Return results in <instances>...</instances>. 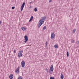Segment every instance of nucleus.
I'll return each mask as SVG.
<instances>
[{
    "instance_id": "f257e3e1",
    "label": "nucleus",
    "mask_w": 79,
    "mask_h": 79,
    "mask_svg": "<svg viewBox=\"0 0 79 79\" xmlns=\"http://www.w3.org/2000/svg\"><path fill=\"white\" fill-rule=\"evenodd\" d=\"M46 19V17L44 16V17H43L41 19H40L39 21L40 23L38 25V28H40L42 24L44 23V21H43L44 20H45Z\"/></svg>"
},
{
    "instance_id": "f03ea898",
    "label": "nucleus",
    "mask_w": 79,
    "mask_h": 79,
    "mask_svg": "<svg viewBox=\"0 0 79 79\" xmlns=\"http://www.w3.org/2000/svg\"><path fill=\"white\" fill-rule=\"evenodd\" d=\"M24 42L25 43H26L27 42V41L28 40V37H27V36L25 35L24 36Z\"/></svg>"
},
{
    "instance_id": "7ed1b4c3",
    "label": "nucleus",
    "mask_w": 79,
    "mask_h": 79,
    "mask_svg": "<svg viewBox=\"0 0 79 79\" xmlns=\"http://www.w3.org/2000/svg\"><path fill=\"white\" fill-rule=\"evenodd\" d=\"M24 5H25V2H23L21 6V11H23V8H24Z\"/></svg>"
},
{
    "instance_id": "20e7f679",
    "label": "nucleus",
    "mask_w": 79,
    "mask_h": 79,
    "mask_svg": "<svg viewBox=\"0 0 79 79\" xmlns=\"http://www.w3.org/2000/svg\"><path fill=\"white\" fill-rule=\"evenodd\" d=\"M22 66V68H24L25 66V62L24 61H22L21 62Z\"/></svg>"
},
{
    "instance_id": "39448f33",
    "label": "nucleus",
    "mask_w": 79,
    "mask_h": 79,
    "mask_svg": "<svg viewBox=\"0 0 79 79\" xmlns=\"http://www.w3.org/2000/svg\"><path fill=\"white\" fill-rule=\"evenodd\" d=\"M49 70L51 71H53V65H51V66Z\"/></svg>"
},
{
    "instance_id": "423d86ee",
    "label": "nucleus",
    "mask_w": 79,
    "mask_h": 79,
    "mask_svg": "<svg viewBox=\"0 0 79 79\" xmlns=\"http://www.w3.org/2000/svg\"><path fill=\"white\" fill-rule=\"evenodd\" d=\"M54 37H55V33H51V39H52H52H53Z\"/></svg>"
},
{
    "instance_id": "0eeeda50",
    "label": "nucleus",
    "mask_w": 79,
    "mask_h": 79,
    "mask_svg": "<svg viewBox=\"0 0 79 79\" xmlns=\"http://www.w3.org/2000/svg\"><path fill=\"white\" fill-rule=\"evenodd\" d=\"M23 56V54L21 52H19L18 53V56L20 58Z\"/></svg>"
},
{
    "instance_id": "6e6552de",
    "label": "nucleus",
    "mask_w": 79,
    "mask_h": 79,
    "mask_svg": "<svg viewBox=\"0 0 79 79\" xmlns=\"http://www.w3.org/2000/svg\"><path fill=\"white\" fill-rule=\"evenodd\" d=\"M19 68L18 67L15 71V73H19Z\"/></svg>"
},
{
    "instance_id": "1a4fd4ad",
    "label": "nucleus",
    "mask_w": 79,
    "mask_h": 79,
    "mask_svg": "<svg viewBox=\"0 0 79 79\" xmlns=\"http://www.w3.org/2000/svg\"><path fill=\"white\" fill-rule=\"evenodd\" d=\"M60 77L61 79H63L64 78V75L62 73L61 74Z\"/></svg>"
},
{
    "instance_id": "9d476101",
    "label": "nucleus",
    "mask_w": 79,
    "mask_h": 79,
    "mask_svg": "<svg viewBox=\"0 0 79 79\" xmlns=\"http://www.w3.org/2000/svg\"><path fill=\"white\" fill-rule=\"evenodd\" d=\"M9 77L10 79H13V74H11L9 76Z\"/></svg>"
},
{
    "instance_id": "9b49d317",
    "label": "nucleus",
    "mask_w": 79,
    "mask_h": 79,
    "mask_svg": "<svg viewBox=\"0 0 79 79\" xmlns=\"http://www.w3.org/2000/svg\"><path fill=\"white\" fill-rule=\"evenodd\" d=\"M22 29L23 31H25L26 30V28L24 27H22Z\"/></svg>"
},
{
    "instance_id": "f8f14e48",
    "label": "nucleus",
    "mask_w": 79,
    "mask_h": 79,
    "mask_svg": "<svg viewBox=\"0 0 79 79\" xmlns=\"http://www.w3.org/2000/svg\"><path fill=\"white\" fill-rule=\"evenodd\" d=\"M53 73V71H51V70H49V73L50 74H52Z\"/></svg>"
},
{
    "instance_id": "ddd939ff",
    "label": "nucleus",
    "mask_w": 79,
    "mask_h": 79,
    "mask_svg": "<svg viewBox=\"0 0 79 79\" xmlns=\"http://www.w3.org/2000/svg\"><path fill=\"white\" fill-rule=\"evenodd\" d=\"M76 29L75 28L74 29H73V33H75V32H76Z\"/></svg>"
},
{
    "instance_id": "4468645a",
    "label": "nucleus",
    "mask_w": 79,
    "mask_h": 79,
    "mask_svg": "<svg viewBox=\"0 0 79 79\" xmlns=\"http://www.w3.org/2000/svg\"><path fill=\"white\" fill-rule=\"evenodd\" d=\"M54 47L55 48H58V45H55Z\"/></svg>"
},
{
    "instance_id": "2eb2a0df",
    "label": "nucleus",
    "mask_w": 79,
    "mask_h": 79,
    "mask_svg": "<svg viewBox=\"0 0 79 79\" xmlns=\"http://www.w3.org/2000/svg\"><path fill=\"white\" fill-rule=\"evenodd\" d=\"M67 57H68V56H69V52H67Z\"/></svg>"
},
{
    "instance_id": "dca6fc26",
    "label": "nucleus",
    "mask_w": 79,
    "mask_h": 79,
    "mask_svg": "<svg viewBox=\"0 0 79 79\" xmlns=\"http://www.w3.org/2000/svg\"><path fill=\"white\" fill-rule=\"evenodd\" d=\"M18 79H23V77L21 76H20L18 77Z\"/></svg>"
},
{
    "instance_id": "f3484780",
    "label": "nucleus",
    "mask_w": 79,
    "mask_h": 79,
    "mask_svg": "<svg viewBox=\"0 0 79 79\" xmlns=\"http://www.w3.org/2000/svg\"><path fill=\"white\" fill-rule=\"evenodd\" d=\"M35 11H37V8H35L34 9Z\"/></svg>"
},
{
    "instance_id": "a211bd4d",
    "label": "nucleus",
    "mask_w": 79,
    "mask_h": 79,
    "mask_svg": "<svg viewBox=\"0 0 79 79\" xmlns=\"http://www.w3.org/2000/svg\"><path fill=\"white\" fill-rule=\"evenodd\" d=\"M47 29V27L45 26L43 27V29Z\"/></svg>"
},
{
    "instance_id": "6ab92c4d",
    "label": "nucleus",
    "mask_w": 79,
    "mask_h": 79,
    "mask_svg": "<svg viewBox=\"0 0 79 79\" xmlns=\"http://www.w3.org/2000/svg\"><path fill=\"white\" fill-rule=\"evenodd\" d=\"M50 79H54V77H50Z\"/></svg>"
},
{
    "instance_id": "aec40b11",
    "label": "nucleus",
    "mask_w": 79,
    "mask_h": 79,
    "mask_svg": "<svg viewBox=\"0 0 79 79\" xmlns=\"http://www.w3.org/2000/svg\"><path fill=\"white\" fill-rule=\"evenodd\" d=\"M46 45H45V47H47V41H46Z\"/></svg>"
},
{
    "instance_id": "412c9836",
    "label": "nucleus",
    "mask_w": 79,
    "mask_h": 79,
    "mask_svg": "<svg viewBox=\"0 0 79 79\" xmlns=\"http://www.w3.org/2000/svg\"><path fill=\"white\" fill-rule=\"evenodd\" d=\"M23 50L19 51V53H23Z\"/></svg>"
},
{
    "instance_id": "4be33fe9",
    "label": "nucleus",
    "mask_w": 79,
    "mask_h": 79,
    "mask_svg": "<svg viewBox=\"0 0 79 79\" xmlns=\"http://www.w3.org/2000/svg\"><path fill=\"white\" fill-rule=\"evenodd\" d=\"M33 19V16L31 17L30 19H31L32 20Z\"/></svg>"
},
{
    "instance_id": "5701e85b",
    "label": "nucleus",
    "mask_w": 79,
    "mask_h": 79,
    "mask_svg": "<svg viewBox=\"0 0 79 79\" xmlns=\"http://www.w3.org/2000/svg\"><path fill=\"white\" fill-rule=\"evenodd\" d=\"M71 42H72V43H74V40H72V41H71Z\"/></svg>"
},
{
    "instance_id": "b1692460",
    "label": "nucleus",
    "mask_w": 79,
    "mask_h": 79,
    "mask_svg": "<svg viewBox=\"0 0 79 79\" xmlns=\"http://www.w3.org/2000/svg\"><path fill=\"white\" fill-rule=\"evenodd\" d=\"M15 8V7L14 6L12 7V10H14V9Z\"/></svg>"
},
{
    "instance_id": "393cba45",
    "label": "nucleus",
    "mask_w": 79,
    "mask_h": 79,
    "mask_svg": "<svg viewBox=\"0 0 79 79\" xmlns=\"http://www.w3.org/2000/svg\"><path fill=\"white\" fill-rule=\"evenodd\" d=\"M33 2H34V1H33L32 2H29V4H31V3H33Z\"/></svg>"
},
{
    "instance_id": "a878e982",
    "label": "nucleus",
    "mask_w": 79,
    "mask_h": 79,
    "mask_svg": "<svg viewBox=\"0 0 79 79\" xmlns=\"http://www.w3.org/2000/svg\"><path fill=\"white\" fill-rule=\"evenodd\" d=\"M46 70V71L47 72V73H48L49 71H48V70L47 69Z\"/></svg>"
},
{
    "instance_id": "bb28decb",
    "label": "nucleus",
    "mask_w": 79,
    "mask_h": 79,
    "mask_svg": "<svg viewBox=\"0 0 79 79\" xmlns=\"http://www.w3.org/2000/svg\"><path fill=\"white\" fill-rule=\"evenodd\" d=\"M49 3H50L51 2H52V0H50L49 1Z\"/></svg>"
},
{
    "instance_id": "cd10ccee",
    "label": "nucleus",
    "mask_w": 79,
    "mask_h": 79,
    "mask_svg": "<svg viewBox=\"0 0 79 79\" xmlns=\"http://www.w3.org/2000/svg\"><path fill=\"white\" fill-rule=\"evenodd\" d=\"M31 21H32V20L31 19H30V20H29V22H30Z\"/></svg>"
},
{
    "instance_id": "c85d7f7f",
    "label": "nucleus",
    "mask_w": 79,
    "mask_h": 79,
    "mask_svg": "<svg viewBox=\"0 0 79 79\" xmlns=\"http://www.w3.org/2000/svg\"><path fill=\"white\" fill-rule=\"evenodd\" d=\"M32 8V6H30V7H29V8Z\"/></svg>"
},
{
    "instance_id": "c756f323",
    "label": "nucleus",
    "mask_w": 79,
    "mask_h": 79,
    "mask_svg": "<svg viewBox=\"0 0 79 79\" xmlns=\"http://www.w3.org/2000/svg\"><path fill=\"white\" fill-rule=\"evenodd\" d=\"M16 50H14V53H16Z\"/></svg>"
},
{
    "instance_id": "7c9ffc66",
    "label": "nucleus",
    "mask_w": 79,
    "mask_h": 79,
    "mask_svg": "<svg viewBox=\"0 0 79 79\" xmlns=\"http://www.w3.org/2000/svg\"><path fill=\"white\" fill-rule=\"evenodd\" d=\"M2 24V22L1 21H0V25Z\"/></svg>"
},
{
    "instance_id": "2f4dec72",
    "label": "nucleus",
    "mask_w": 79,
    "mask_h": 79,
    "mask_svg": "<svg viewBox=\"0 0 79 79\" xmlns=\"http://www.w3.org/2000/svg\"><path fill=\"white\" fill-rule=\"evenodd\" d=\"M78 44H79V41H77Z\"/></svg>"
}]
</instances>
